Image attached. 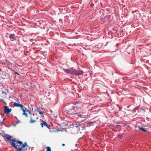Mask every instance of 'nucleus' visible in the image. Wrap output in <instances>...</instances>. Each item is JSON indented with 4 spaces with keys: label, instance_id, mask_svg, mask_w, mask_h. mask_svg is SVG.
Returning a JSON list of instances; mask_svg holds the SVG:
<instances>
[{
    "label": "nucleus",
    "instance_id": "26",
    "mask_svg": "<svg viewBox=\"0 0 151 151\" xmlns=\"http://www.w3.org/2000/svg\"><path fill=\"white\" fill-rule=\"evenodd\" d=\"M1 115H4V114L2 113H1Z\"/></svg>",
    "mask_w": 151,
    "mask_h": 151
},
{
    "label": "nucleus",
    "instance_id": "8",
    "mask_svg": "<svg viewBox=\"0 0 151 151\" xmlns=\"http://www.w3.org/2000/svg\"><path fill=\"white\" fill-rule=\"evenodd\" d=\"M40 125L42 127H43L44 126H45L47 127L48 128V124L45 122L44 121L42 120L41 123L40 124Z\"/></svg>",
    "mask_w": 151,
    "mask_h": 151
},
{
    "label": "nucleus",
    "instance_id": "7",
    "mask_svg": "<svg viewBox=\"0 0 151 151\" xmlns=\"http://www.w3.org/2000/svg\"><path fill=\"white\" fill-rule=\"evenodd\" d=\"M68 112L69 113L72 114H77V113L76 111L75 110V108L73 107L72 108L70 109Z\"/></svg>",
    "mask_w": 151,
    "mask_h": 151
},
{
    "label": "nucleus",
    "instance_id": "9",
    "mask_svg": "<svg viewBox=\"0 0 151 151\" xmlns=\"http://www.w3.org/2000/svg\"><path fill=\"white\" fill-rule=\"evenodd\" d=\"M64 71L67 73H70V74H73V70H69L65 69L64 70Z\"/></svg>",
    "mask_w": 151,
    "mask_h": 151
},
{
    "label": "nucleus",
    "instance_id": "20",
    "mask_svg": "<svg viewBox=\"0 0 151 151\" xmlns=\"http://www.w3.org/2000/svg\"><path fill=\"white\" fill-rule=\"evenodd\" d=\"M16 73L18 76L19 75V74L17 72H15Z\"/></svg>",
    "mask_w": 151,
    "mask_h": 151
},
{
    "label": "nucleus",
    "instance_id": "11",
    "mask_svg": "<svg viewBox=\"0 0 151 151\" xmlns=\"http://www.w3.org/2000/svg\"><path fill=\"white\" fill-rule=\"evenodd\" d=\"M76 114L78 116V117H79L81 118H85L86 116L83 115V114H81L79 113H77V114Z\"/></svg>",
    "mask_w": 151,
    "mask_h": 151
},
{
    "label": "nucleus",
    "instance_id": "16",
    "mask_svg": "<svg viewBox=\"0 0 151 151\" xmlns=\"http://www.w3.org/2000/svg\"><path fill=\"white\" fill-rule=\"evenodd\" d=\"M46 151H51V148L49 147H46Z\"/></svg>",
    "mask_w": 151,
    "mask_h": 151
},
{
    "label": "nucleus",
    "instance_id": "21",
    "mask_svg": "<svg viewBox=\"0 0 151 151\" xmlns=\"http://www.w3.org/2000/svg\"><path fill=\"white\" fill-rule=\"evenodd\" d=\"M138 107H136V108H134V109H135V110H137V109H138Z\"/></svg>",
    "mask_w": 151,
    "mask_h": 151
},
{
    "label": "nucleus",
    "instance_id": "4",
    "mask_svg": "<svg viewBox=\"0 0 151 151\" xmlns=\"http://www.w3.org/2000/svg\"><path fill=\"white\" fill-rule=\"evenodd\" d=\"M6 92L2 91V93L0 94V100L1 101H3L4 100V99L6 98Z\"/></svg>",
    "mask_w": 151,
    "mask_h": 151
},
{
    "label": "nucleus",
    "instance_id": "24",
    "mask_svg": "<svg viewBox=\"0 0 151 151\" xmlns=\"http://www.w3.org/2000/svg\"><path fill=\"white\" fill-rule=\"evenodd\" d=\"M3 75H5V76H6L7 75V74H6V73H5V74H3Z\"/></svg>",
    "mask_w": 151,
    "mask_h": 151
},
{
    "label": "nucleus",
    "instance_id": "2",
    "mask_svg": "<svg viewBox=\"0 0 151 151\" xmlns=\"http://www.w3.org/2000/svg\"><path fill=\"white\" fill-rule=\"evenodd\" d=\"M13 105L14 106L20 107L23 111L22 114L24 115H25L26 117H28V115L26 113V112L28 111L30 114V115H31V114H32L31 113L30 110L29 111L26 107L22 104H19L16 102H15L14 103Z\"/></svg>",
    "mask_w": 151,
    "mask_h": 151
},
{
    "label": "nucleus",
    "instance_id": "23",
    "mask_svg": "<svg viewBox=\"0 0 151 151\" xmlns=\"http://www.w3.org/2000/svg\"><path fill=\"white\" fill-rule=\"evenodd\" d=\"M62 145L63 146H64L65 145V144L63 143L62 144Z\"/></svg>",
    "mask_w": 151,
    "mask_h": 151
},
{
    "label": "nucleus",
    "instance_id": "6",
    "mask_svg": "<svg viewBox=\"0 0 151 151\" xmlns=\"http://www.w3.org/2000/svg\"><path fill=\"white\" fill-rule=\"evenodd\" d=\"M73 74L76 76L81 75L83 74V71L81 70H76L73 69Z\"/></svg>",
    "mask_w": 151,
    "mask_h": 151
},
{
    "label": "nucleus",
    "instance_id": "10",
    "mask_svg": "<svg viewBox=\"0 0 151 151\" xmlns=\"http://www.w3.org/2000/svg\"><path fill=\"white\" fill-rule=\"evenodd\" d=\"M74 104L75 105H76V108L78 107L79 108L80 106L81 105V103L79 101L76 102H74Z\"/></svg>",
    "mask_w": 151,
    "mask_h": 151
},
{
    "label": "nucleus",
    "instance_id": "5",
    "mask_svg": "<svg viewBox=\"0 0 151 151\" xmlns=\"http://www.w3.org/2000/svg\"><path fill=\"white\" fill-rule=\"evenodd\" d=\"M4 114H8L12 111V109H9L8 108V106H4Z\"/></svg>",
    "mask_w": 151,
    "mask_h": 151
},
{
    "label": "nucleus",
    "instance_id": "18",
    "mask_svg": "<svg viewBox=\"0 0 151 151\" xmlns=\"http://www.w3.org/2000/svg\"><path fill=\"white\" fill-rule=\"evenodd\" d=\"M39 112L40 114H43V113L41 111H39Z\"/></svg>",
    "mask_w": 151,
    "mask_h": 151
},
{
    "label": "nucleus",
    "instance_id": "12",
    "mask_svg": "<svg viewBox=\"0 0 151 151\" xmlns=\"http://www.w3.org/2000/svg\"><path fill=\"white\" fill-rule=\"evenodd\" d=\"M123 135L124 134H119L118 135L117 138L118 139H120L123 137Z\"/></svg>",
    "mask_w": 151,
    "mask_h": 151
},
{
    "label": "nucleus",
    "instance_id": "27",
    "mask_svg": "<svg viewBox=\"0 0 151 151\" xmlns=\"http://www.w3.org/2000/svg\"><path fill=\"white\" fill-rule=\"evenodd\" d=\"M5 119H3V121H4V120H5Z\"/></svg>",
    "mask_w": 151,
    "mask_h": 151
},
{
    "label": "nucleus",
    "instance_id": "13",
    "mask_svg": "<svg viewBox=\"0 0 151 151\" xmlns=\"http://www.w3.org/2000/svg\"><path fill=\"white\" fill-rule=\"evenodd\" d=\"M139 128L140 130H142V131L144 132H145L147 131L143 127H139Z\"/></svg>",
    "mask_w": 151,
    "mask_h": 151
},
{
    "label": "nucleus",
    "instance_id": "14",
    "mask_svg": "<svg viewBox=\"0 0 151 151\" xmlns=\"http://www.w3.org/2000/svg\"><path fill=\"white\" fill-rule=\"evenodd\" d=\"M15 36V35L14 34H11L9 35V37L11 39H13Z\"/></svg>",
    "mask_w": 151,
    "mask_h": 151
},
{
    "label": "nucleus",
    "instance_id": "3",
    "mask_svg": "<svg viewBox=\"0 0 151 151\" xmlns=\"http://www.w3.org/2000/svg\"><path fill=\"white\" fill-rule=\"evenodd\" d=\"M30 120L29 121L30 123H34L36 122V120H35V118L37 119L38 118V117H35L34 114H31L30 115Z\"/></svg>",
    "mask_w": 151,
    "mask_h": 151
},
{
    "label": "nucleus",
    "instance_id": "15",
    "mask_svg": "<svg viewBox=\"0 0 151 151\" xmlns=\"http://www.w3.org/2000/svg\"><path fill=\"white\" fill-rule=\"evenodd\" d=\"M81 124V122H79L78 124V123H76L75 125L76 128H77L78 127V126L80 125Z\"/></svg>",
    "mask_w": 151,
    "mask_h": 151
},
{
    "label": "nucleus",
    "instance_id": "25",
    "mask_svg": "<svg viewBox=\"0 0 151 151\" xmlns=\"http://www.w3.org/2000/svg\"><path fill=\"white\" fill-rule=\"evenodd\" d=\"M2 64L4 65H6V64L4 63H2Z\"/></svg>",
    "mask_w": 151,
    "mask_h": 151
},
{
    "label": "nucleus",
    "instance_id": "19",
    "mask_svg": "<svg viewBox=\"0 0 151 151\" xmlns=\"http://www.w3.org/2000/svg\"><path fill=\"white\" fill-rule=\"evenodd\" d=\"M35 110L36 111H37L38 112H39V111H39V109L37 108L36 109H35Z\"/></svg>",
    "mask_w": 151,
    "mask_h": 151
},
{
    "label": "nucleus",
    "instance_id": "1",
    "mask_svg": "<svg viewBox=\"0 0 151 151\" xmlns=\"http://www.w3.org/2000/svg\"><path fill=\"white\" fill-rule=\"evenodd\" d=\"M3 137L4 138L6 139L7 140L9 141L11 145L16 149L14 151H21L26 146H28L26 142L23 144L21 141L19 140H16L15 139H12L13 137L11 135L4 134L3 135Z\"/></svg>",
    "mask_w": 151,
    "mask_h": 151
},
{
    "label": "nucleus",
    "instance_id": "17",
    "mask_svg": "<svg viewBox=\"0 0 151 151\" xmlns=\"http://www.w3.org/2000/svg\"><path fill=\"white\" fill-rule=\"evenodd\" d=\"M118 123H116V124H115V125H114V126H115L116 127V126H119V124H118Z\"/></svg>",
    "mask_w": 151,
    "mask_h": 151
},
{
    "label": "nucleus",
    "instance_id": "22",
    "mask_svg": "<svg viewBox=\"0 0 151 151\" xmlns=\"http://www.w3.org/2000/svg\"><path fill=\"white\" fill-rule=\"evenodd\" d=\"M1 124L4 125V123L3 122H1Z\"/></svg>",
    "mask_w": 151,
    "mask_h": 151
}]
</instances>
